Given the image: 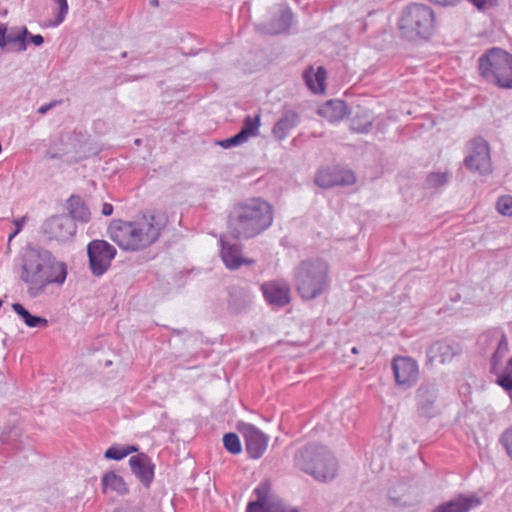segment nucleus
Returning a JSON list of instances; mask_svg holds the SVG:
<instances>
[{"instance_id": "54", "label": "nucleus", "mask_w": 512, "mask_h": 512, "mask_svg": "<svg viewBox=\"0 0 512 512\" xmlns=\"http://www.w3.org/2000/svg\"><path fill=\"white\" fill-rule=\"evenodd\" d=\"M123 58L127 57V52H123L121 55Z\"/></svg>"}, {"instance_id": "50", "label": "nucleus", "mask_w": 512, "mask_h": 512, "mask_svg": "<svg viewBox=\"0 0 512 512\" xmlns=\"http://www.w3.org/2000/svg\"><path fill=\"white\" fill-rule=\"evenodd\" d=\"M186 332H187L186 329H183V330L173 329V333L176 334V335H180V334H183V333H186Z\"/></svg>"}, {"instance_id": "22", "label": "nucleus", "mask_w": 512, "mask_h": 512, "mask_svg": "<svg viewBox=\"0 0 512 512\" xmlns=\"http://www.w3.org/2000/svg\"><path fill=\"white\" fill-rule=\"evenodd\" d=\"M293 22V13L289 7L281 8L279 14L268 22L259 26V29L268 35H278L287 32Z\"/></svg>"}, {"instance_id": "48", "label": "nucleus", "mask_w": 512, "mask_h": 512, "mask_svg": "<svg viewBox=\"0 0 512 512\" xmlns=\"http://www.w3.org/2000/svg\"><path fill=\"white\" fill-rule=\"evenodd\" d=\"M113 512H141V511L136 508H117Z\"/></svg>"}, {"instance_id": "37", "label": "nucleus", "mask_w": 512, "mask_h": 512, "mask_svg": "<svg viewBox=\"0 0 512 512\" xmlns=\"http://www.w3.org/2000/svg\"><path fill=\"white\" fill-rule=\"evenodd\" d=\"M104 457L109 460L120 461L126 457V453H124L123 446L114 444L105 451Z\"/></svg>"}, {"instance_id": "3", "label": "nucleus", "mask_w": 512, "mask_h": 512, "mask_svg": "<svg viewBox=\"0 0 512 512\" xmlns=\"http://www.w3.org/2000/svg\"><path fill=\"white\" fill-rule=\"evenodd\" d=\"M273 207L260 197L235 203L229 212L227 231L237 240H249L266 231L273 223Z\"/></svg>"}, {"instance_id": "39", "label": "nucleus", "mask_w": 512, "mask_h": 512, "mask_svg": "<svg viewBox=\"0 0 512 512\" xmlns=\"http://www.w3.org/2000/svg\"><path fill=\"white\" fill-rule=\"evenodd\" d=\"M55 1L59 5V9H58V14L56 15L55 20L51 24L54 27L60 25L64 21L66 15L68 13V10H69L67 0H55Z\"/></svg>"}, {"instance_id": "19", "label": "nucleus", "mask_w": 512, "mask_h": 512, "mask_svg": "<svg viewBox=\"0 0 512 512\" xmlns=\"http://www.w3.org/2000/svg\"><path fill=\"white\" fill-rule=\"evenodd\" d=\"M221 243V258L225 266L230 270H236L242 265H252L254 260L251 258H245L241 254V245L237 243H229L220 239Z\"/></svg>"}, {"instance_id": "33", "label": "nucleus", "mask_w": 512, "mask_h": 512, "mask_svg": "<svg viewBox=\"0 0 512 512\" xmlns=\"http://www.w3.org/2000/svg\"><path fill=\"white\" fill-rule=\"evenodd\" d=\"M497 384L502 387L505 391H512V357L508 360L505 369L502 372L496 374Z\"/></svg>"}, {"instance_id": "55", "label": "nucleus", "mask_w": 512, "mask_h": 512, "mask_svg": "<svg viewBox=\"0 0 512 512\" xmlns=\"http://www.w3.org/2000/svg\"><path fill=\"white\" fill-rule=\"evenodd\" d=\"M135 143H136L137 145H139V144H140V139H136V140H135Z\"/></svg>"}, {"instance_id": "12", "label": "nucleus", "mask_w": 512, "mask_h": 512, "mask_svg": "<svg viewBox=\"0 0 512 512\" xmlns=\"http://www.w3.org/2000/svg\"><path fill=\"white\" fill-rule=\"evenodd\" d=\"M354 173L339 166H329L318 170L315 183L324 189L334 186H347L355 183Z\"/></svg>"}, {"instance_id": "9", "label": "nucleus", "mask_w": 512, "mask_h": 512, "mask_svg": "<svg viewBox=\"0 0 512 512\" xmlns=\"http://www.w3.org/2000/svg\"><path fill=\"white\" fill-rule=\"evenodd\" d=\"M467 155L464 159L465 167L471 172L488 175L492 172L490 148L488 142L482 137L470 140L467 145Z\"/></svg>"}, {"instance_id": "29", "label": "nucleus", "mask_w": 512, "mask_h": 512, "mask_svg": "<svg viewBox=\"0 0 512 512\" xmlns=\"http://www.w3.org/2000/svg\"><path fill=\"white\" fill-rule=\"evenodd\" d=\"M102 491L107 493L108 490L114 491L120 495L129 492V488L123 477L117 475L114 471L106 472L101 478Z\"/></svg>"}, {"instance_id": "46", "label": "nucleus", "mask_w": 512, "mask_h": 512, "mask_svg": "<svg viewBox=\"0 0 512 512\" xmlns=\"http://www.w3.org/2000/svg\"><path fill=\"white\" fill-rule=\"evenodd\" d=\"M26 220H27L26 216H23L18 219H14L13 224L16 226V229H19V232L22 230L23 225L25 224Z\"/></svg>"}, {"instance_id": "45", "label": "nucleus", "mask_w": 512, "mask_h": 512, "mask_svg": "<svg viewBox=\"0 0 512 512\" xmlns=\"http://www.w3.org/2000/svg\"><path fill=\"white\" fill-rule=\"evenodd\" d=\"M101 213H102L104 216H110V215H112V213H113V206H112L110 203H104V204L102 205Z\"/></svg>"}, {"instance_id": "21", "label": "nucleus", "mask_w": 512, "mask_h": 512, "mask_svg": "<svg viewBox=\"0 0 512 512\" xmlns=\"http://www.w3.org/2000/svg\"><path fill=\"white\" fill-rule=\"evenodd\" d=\"M261 290L270 305L283 307L290 301V288L286 283L266 282L262 284Z\"/></svg>"}, {"instance_id": "47", "label": "nucleus", "mask_w": 512, "mask_h": 512, "mask_svg": "<svg viewBox=\"0 0 512 512\" xmlns=\"http://www.w3.org/2000/svg\"><path fill=\"white\" fill-rule=\"evenodd\" d=\"M124 453H126V456H128L131 453L138 452L139 448L136 445H126L123 446Z\"/></svg>"}, {"instance_id": "36", "label": "nucleus", "mask_w": 512, "mask_h": 512, "mask_svg": "<svg viewBox=\"0 0 512 512\" xmlns=\"http://www.w3.org/2000/svg\"><path fill=\"white\" fill-rule=\"evenodd\" d=\"M497 211L504 216H512V196L504 195L498 198Z\"/></svg>"}, {"instance_id": "32", "label": "nucleus", "mask_w": 512, "mask_h": 512, "mask_svg": "<svg viewBox=\"0 0 512 512\" xmlns=\"http://www.w3.org/2000/svg\"><path fill=\"white\" fill-rule=\"evenodd\" d=\"M260 124L261 115L259 113L254 117L247 115L243 120V126L239 133L247 141L250 137H254L259 134Z\"/></svg>"}, {"instance_id": "18", "label": "nucleus", "mask_w": 512, "mask_h": 512, "mask_svg": "<svg viewBox=\"0 0 512 512\" xmlns=\"http://www.w3.org/2000/svg\"><path fill=\"white\" fill-rule=\"evenodd\" d=\"M132 473L144 487L149 488L154 479L155 464L146 453H137L129 459Z\"/></svg>"}, {"instance_id": "4", "label": "nucleus", "mask_w": 512, "mask_h": 512, "mask_svg": "<svg viewBox=\"0 0 512 512\" xmlns=\"http://www.w3.org/2000/svg\"><path fill=\"white\" fill-rule=\"evenodd\" d=\"M397 27L401 38L407 41H428L435 32V12L426 4L411 3L402 9Z\"/></svg>"}, {"instance_id": "41", "label": "nucleus", "mask_w": 512, "mask_h": 512, "mask_svg": "<svg viewBox=\"0 0 512 512\" xmlns=\"http://www.w3.org/2000/svg\"><path fill=\"white\" fill-rule=\"evenodd\" d=\"M61 102H62L61 100H60V101L54 100V101H52V102H50V103L44 104V105H42V106H40V107L38 108V113H39V114L44 115V114H46L49 110H51L52 108H54V107H56L58 104H60Z\"/></svg>"}, {"instance_id": "52", "label": "nucleus", "mask_w": 512, "mask_h": 512, "mask_svg": "<svg viewBox=\"0 0 512 512\" xmlns=\"http://www.w3.org/2000/svg\"><path fill=\"white\" fill-rule=\"evenodd\" d=\"M352 353L357 354L358 353V349L356 347H353L352 348Z\"/></svg>"}, {"instance_id": "23", "label": "nucleus", "mask_w": 512, "mask_h": 512, "mask_svg": "<svg viewBox=\"0 0 512 512\" xmlns=\"http://www.w3.org/2000/svg\"><path fill=\"white\" fill-rule=\"evenodd\" d=\"M253 296L245 288L231 286L228 290V309L235 314L244 312L252 303Z\"/></svg>"}, {"instance_id": "53", "label": "nucleus", "mask_w": 512, "mask_h": 512, "mask_svg": "<svg viewBox=\"0 0 512 512\" xmlns=\"http://www.w3.org/2000/svg\"><path fill=\"white\" fill-rule=\"evenodd\" d=\"M50 158H52V159L58 158V155H57V154H55V153H54V154H51V155H50Z\"/></svg>"}, {"instance_id": "38", "label": "nucleus", "mask_w": 512, "mask_h": 512, "mask_svg": "<svg viewBox=\"0 0 512 512\" xmlns=\"http://www.w3.org/2000/svg\"><path fill=\"white\" fill-rule=\"evenodd\" d=\"M245 142L246 140L238 132L234 136L218 141L217 144L224 149H229L231 147L242 145Z\"/></svg>"}, {"instance_id": "40", "label": "nucleus", "mask_w": 512, "mask_h": 512, "mask_svg": "<svg viewBox=\"0 0 512 512\" xmlns=\"http://www.w3.org/2000/svg\"><path fill=\"white\" fill-rule=\"evenodd\" d=\"M500 442L504 446L508 456L512 459V425L502 433Z\"/></svg>"}, {"instance_id": "44", "label": "nucleus", "mask_w": 512, "mask_h": 512, "mask_svg": "<svg viewBox=\"0 0 512 512\" xmlns=\"http://www.w3.org/2000/svg\"><path fill=\"white\" fill-rule=\"evenodd\" d=\"M471 4H473L478 10H485L489 0H468Z\"/></svg>"}, {"instance_id": "15", "label": "nucleus", "mask_w": 512, "mask_h": 512, "mask_svg": "<svg viewBox=\"0 0 512 512\" xmlns=\"http://www.w3.org/2000/svg\"><path fill=\"white\" fill-rule=\"evenodd\" d=\"M438 389L434 382H423L416 390L417 412L420 417L432 418L436 415Z\"/></svg>"}, {"instance_id": "31", "label": "nucleus", "mask_w": 512, "mask_h": 512, "mask_svg": "<svg viewBox=\"0 0 512 512\" xmlns=\"http://www.w3.org/2000/svg\"><path fill=\"white\" fill-rule=\"evenodd\" d=\"M508 350H509V347H508V341H507L506 334L501 331L497 349L492 354L491 359H490V365H491L490 372L492 374H497V367L501 363L502 359L504 358V356L506 355Z\"/></svg>"}, {"instance_id": "34", "label": "nucleus", "mask_w": 512, "mask_h": 512, "mask_svg": "<svg viewBox=\"0 0 512 512\" xmlns=\"http://www.w3.org/2000/svg\"><path fill=\"white\" fill-rule=\"evenodd\" d=\"M224 448L231 454L237 455L242 452V445L236 433L229 432L223 436Z\"/></svg>"}, {"instance_id": "35", "label": "nucleus", "mask_w": 512, "mask_h": 512, "mask_svg": "<svg viewBox=\"0 0 512 512\" xmlns=\"http://www.w3.org/2000/svg\"><path fill=\"white\" fill-rule=\"evenodd\" d=\"M447 181V173L432 172L427 176L425 183L428 188H438L445 185Z\"/></svg>"}, {"instance_id": "49", "label": "nucleus", "mask_w": 512, "mask_h": 512, "mask_svg": "<svg viewBox=\"0 0 512 512\" xmlns=\"http://www.w3.org/2000/svg\"><path fill=\"white\" fill-rule=\"evenodd\" d=\"M20 232H19V229H15L10 235H9V238H8V242H11V240L16 236L18 235Z\"/></svg>"}, {"instance_id": "42", "label": "nucleus", "mask_w": 512, "mask_h": 512, "mask_svg": "<svg viewBox=\"0 0 512 512\" xmlns=\"http://www.w3.org/2000/svg\"><path fill=\"white\" fill-rule=\"evenodd\" d=\"M28 39H29V41H30L32 44H34L35 46H40V45H42V44H43V42H44V38H43V36H42V35H40V34H36V35H32V34H30V35H28Z\"/></svg>"}, {"instance_id": "24", "label": "nucleus", "mask_w": 512, "mask_h": 512, "mask_svg": "<svg viewBox=\"0 0 512 512\" xmlns=\"http://www.w3.org/2000/svg\"><path fill=\"white\" fill-rule=\"evenodd\" d=\"M300 123V115L293 110H285L280 119L274 124L272 133L278 140H284L289 131Z\"/></svg>"}, {"instance_id": "25", "label": "nucleus", "mask_w": 512, "mask_h": 512, "mask_svg": "<svg viewBox=\"0 0 512 512\" xmlns=\"http://www.w3.org/2000/svg\"><path fill=\"white\" fill-rule=\"evenodd\" d=\"M374 122L373 114L370 110L358 106L351 117L350 129L356 133H369Z\"/></svg>"}, {"instance_id": "1", "label": "nucleus", "mask_w": 512, "mask_h": 512, "mask_svg": "<svg viewBox=\"0 0 512 512\" xmlns=\"http://www.w3.org/2000/svg\"><path fill=\"white\" fill-rule=\"evenodd\" d=\"M168 217L164 212L142 214L133 221L113 220L108 228L109 237L126 251H139L155 243L166 227Z\"/></svg>"}, {"instance_id": "20", "label": "nucleus", "mask_w": 512, "mask_h": 512, "mask_svg": "<svg viewBox=\"0 0 512 512\" xmlns=\"http://www.w3.org/2000/svg\"><path fill=\"white\" fill-rule=\"evenodd\" d=\"M481 504V498L475 493L470 495L459 494L450 501L438 505L433 512H468Z\"/></svg>"}, {"instance_id": "43", "label": "nucleus", "mask_w": 512, "mask_h": 512, "mask_svg": "<svg viewBox=\"0 0 512 512\" xmlns=\"http://www.w3.org/2000/svg\"><path fill=\"white\" fill-rule=\"evenodd\" d=\"M430 2L440 6H450L459 3L461 0H429Z\"/></svg>"}, {"instance_id": "28", "label": "nucleus", "mask_w": 512, "mask_h": 512, "mask_svg": "<svg viewBox=\"0 0 512 512\" xmlns=\"http://www.w3.org/2000/svg\"><path fill=\"white\" fill-rule=\"evenodd\" d=\"M67 209L69 210L67 215L73 218V222L87 223L91 218V213L80 196L72 195L68 199Z\"/></svg>"}, {"instance_id": "11", "label": "nucleus", "mask_w": 512, "mask_h": 512, "mask_svg": "<svg viewBox=\"0 0 512 512\" xmlns=\"http://www.w3.org/2000/svg\"><path fill=\"white\" fill-rule=\"evenodd\" d=\"M238 430L245 439V449L251 459H259L267 449L269 437L250 423L240 422Z\"/></svg>"}, {"instance_id": "27", "label": "nucleus", "mask_w": 512, "mask_h": 512, "mask_svg": "<svg viewBox=\"0 0 512 512\" xmlns=\"http://www.w3.org/2000/svg\"><path fill=\"white\" fill-rule=\"evenodd\" d=\"M326 74V69L323 66H319L316 71L313 67H309L304 71L303 79L309 89L314 93H320L325 90Z\"/></svg>"}, {"instance_id": "17", "label": "nucleus", "mask_w": 512, "mask_h": 512, "mask_svg": "<svg viewBox=\"0 0 512 512\" xmlns=\"http://www.w3.org/2000/svg\"><path fill=\"white\" fill-rule=\"evenodd\" d=\"M28 35L30 32L26 27H13L8 29L6 24H0V48L11 45L13 51H26L28 46Z\"/></svg>"}, {"instance_id": "5", "label": "nucleus", "mask_w": 512, "mask_h": 512, "mask_svg": "<svg viewBox=\"0 0 512 512\" xmlns=\"http://www.w3.org/2000/svg\"><path fill=\"white\" fill-rule=\"evenodd\" d=\"M294 283L302 299L319 297L330 286L328 263L320 258L301 261L294 269Z\"/></svg>"}, {"instance_id": "2", "label": "nucleus", "mask_w": 512, "mask_h": 512, "mask_svg": "<svg viewBox=\"0 0 512 512\" xmlns=\"http://www.w3.org/2000/svg\"><path fill=\"white\" fill-rule=\"evenodd\" d=\"M67 277V266L57 261L52 253L40 246L28 247L22 259L20 279L29 284V294L37 297L48 284L62 285Z\"/></svg>"}, {"instance_id": "30", "label": "nucleus", "mask_w": 512, "mask_h": 512, "mask_svg": "<svg viewBox=\"0 0 512 512\" xmlns=\"http://www.w3.org/2000/svg\"><path fill=\"white\" fill-rule=\"evenodd\" d=\"M12 309L30 328L46 327L48 325L47 319L31 314L21 303H13Z\"/></svg>"}, {"instance_id": "8", "label": "nucleus", "mask_w": 512, "mask_h": 512, "mask_svg": "<svg viewBox=\"0 0 512 512\" xmlns=\"http://www.w3.org/2000/svg\"><path fill=\"white\" fill-rule=\"evenodd\" d=\"M256 500L247 504L246 512H299L295 507L287 505L281 498L271 493V483L261 482L255 489Z\"/></svg>"}, {"instance_id": "16", "label": "nucleus", "mask_w": 512, "mask_h": 512, "mask_svg": "<svg viewBox=\"0 0 512 512\" xmlns=\"http://www.w3.org/2000/svg\"><path fill=\"white\" fill-rule=\"evenodd\" d=\"M462 353V347L456 342L436 341L426 351L427 364L432 365L434 361L441 364L451 362L454 357Z\"/></svg>"}, {"instance_id": "14", "label": "nucleus", "mask_w": 512, "mask_h": 512, "mask_svg": "<svg viewBox=\"0 0 512 512\" xmlns=\"http://www.w3.org/2000/svg\"><path fill=\"white\" fill-rule=\"evenodd\" d=\"M395 381L405 389L412 387L419 377L418 364L411 357L396 356L392 361Z\"/></svg>"}, {"instance_id": "13", "label": "nucleus", "mask_w": 512, "mask_h": 512, "mask_svg": "<svg viewBox=\"0 0 512 512\" xmlns=\"http://www.w3.org/2000/svg\"><path fill=\"white\" fill-rule=\"evenodd\" d=\"M42 231L49 239L65 241L76 233V224L67 214L54 215L43 223Z\"/></svg>"}, {"instance_id": "26", "label": "nucleus", "mask_w": 512, "mask_h": 512, "mask_svg": "<svg viewBox=\"0 0 512 512\" xmlns=\"http://www.w3.org/2000/svg\"><path fill=\"white\" fill-rule=\"evenodd\" d=\"M347 106L343 100L333 99L322 105L318 113L327 121L333 123L338 122L346 115Z\"/></svg>"}, {"instance_id": "7", "label": "nucleus", "mask_w": 512, "mask_h": 512, "mask_svg": "<svg viewBox=\"0 0 512 512\" xmlns=\"http://www.w3.org/2000/svg\"><path fill=\"white\" fill-rule=\"evenodd\" d=\"M480 75L501 88H512V54L493 47L479 58Z\"/></svg>"}, {"instance_id": "6", "label": "nucleus", "mask_w": 512, "mask_h": 512, "mask_svg": "<svg viewBox=\"0 0 512 512\" xmlns=\"http://www.w3.org/2000/svg\"><path fill=\"white\" fill-rule=\"evenodd\" d=\"M294 461L297 468L319 481L333 480L337 473V460L323 445H306L297 451Z\"/></svg>"}, {"instance_id": "10", "label": "nucleus", "mask_w": 512, "mask_h": 512, "mask_svg": "<svg viewBox=\"0 0 512 512\" xmlns=\"http://www.w3.org/2000/svg\"><path fill=\"white\" fill-rule=\"evenodd\" d=\"M116 248L105 240L95 239L87 245L89 268L94 276H102L116 256Z\"/></svg>"}, {"instance_id": "51", "label": "nucleus", "mask_w": 512, "mask_h": 512, "mask_svg": "<svg viewBox=\"0 0 512 512\" xmlns=\"http://www.w3.org/2000/svg\"><path fill=\"white\" fill-rule=\"evenodd\" d=\"M149 4L153 7L159 6V0H149Z\"/></svg>"}]
</instances>
